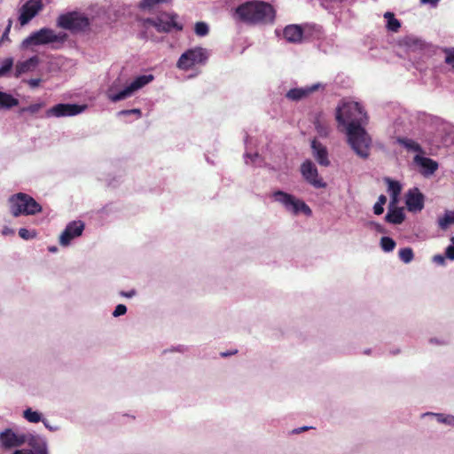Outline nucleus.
Segmentation results:
<instances>
[{
  "instance_id": "3",
  "label": "nucleus",
  "mask_w": 454,
  "mask_h": 454,
  "mask_svg": "<svg viewBox=\"0 0 454 454\" xmlns=\"http://www.w3.org/2000/svg\"><path fill=\"white\" fill-rule=\"evenodd\" d=\"M67 34L65 32H56L49 27H42L26 37L20 47L27 50L37 46L51 45L52 49H58L67 40Z\"/></svg>"
},
{
  "instance_id": "47",
  "label": "nucleus",
  "mask_w": 454,
  "mask_h": 454,
  "mask_svg": "<svg viewBox=\"0 0 454 454\" xmlns=\"http://www.w3.org/2000/svg\"><path fill=\"white\" fill-rule=\"evenodd\" d=\"M12 20H9L8 25L2 35L1 42L9 41V33H10L11 27H12Z\"/></svg>"
},
{
  "instance_id": "17",
  "label": "nucleus",
  "mask_w": 454,
  "mask_h": 454,
  "mask_svg": "<svg viewBox=\"0 0 454 454\" xmlns=\"http://www.w3.org/2000/svg\"><path fill=\"white\" fill-rule=\"evenodd\" d=\"M324 88L325 85L321 82H317L310 86H306L302 88H294L286 92V98L291 101H300L301 99L308 98L314 91Z\"/></svg>"
},
{
  "instance_id": "5",
  "label": "nucleus",
  "mask_w": 454,
  "mask_h": 454,
  "mask_svg": "<svg viewBox=\"0 0 454 454\" xmlns=\"http://www.w3.org/2000/svg\"><path fill=\"white\" fill-rule=\"evenodd\" d=\"M91 19L83 12L74 11L60 14L56 21L57 27L72 33H84L90 30Z\"/></svg>"
},
{
  "instance_id": "44",
  "label": "nucleus",
  "mask_w": 454,
  "mask_h": 454,
  "mask_svg": "<svg viewBox=\"0 0 454 454\" xmlns=\"http://www.w3.org/2000/svg\"><path fill=\"white\" fill-rule=\"evenodd\" d=\"M126 312L127 307L123 304H119L115 307L114 310L113 311V317H118L120 316L126 314Z\"/></svg>"
},
{
  "instance_id": "49",
  "label": "nucleus",
  "mask_w": 454,
  "mask_h": 454,
  "mask_svg": "<svg viewBox=\"0 0 454 454\" xmlns=\"http://www.w3.org/2000/svg\"><path fill=\"white\" fill-rule=\"evenodd\" d=\"M42 422L43 423L44 427H45L47 429H49L50 431H51V432H56V431H58V430L59 429V427H57V426H51V425L49 423V421H48L47 419H43V420Z\"/></svg>"
},
{
  "instance_id": "15",
  "label": "nucleus",
  "mask_w": 454,
  "mask_h": 454,
  "mask_svg": "<svg viewBox=\"0 0 454 454\" xmlns=\"http://www.w3.org/2000/svg\"><path fill=\"white\" fill-rule=\"evenodd\" d=\"M26 434L7 428L0 433V445L4 449H12L26 443Z\"/></svg>"
},
{
  "instance_id": "31",
  "label": "nucleus",
  "mask_w": 454,
  "mask_h": 454,
  "mask_svg": "<svg viewBox=\"0 0 454 454\" xmlns=\"http://www.w3.org/2000/svg\"><path fill=\"white\" fill-rule=\"evenodd\" d=\"M172 0H141L138 7L143 11L151 12L162 4L170 3Z\"/></svg>"
},
{
  "instance_id": "25",
  "label": "nucleus",
  "mask_w": 454,
  "mask_h": 454,
  "mask_svg": "<svg viewBox=\"0 0 454 454\" xmlns=\"http://www.w3.org/2000/svg\"><path fill=\"white\" fill-rule=\"evenodd\" d=\"M314 125L319 137H326L329 135L330 123L324 114L320 113L315 117Z\"/></svg>"
},
{
  "instance_id": "9",
  "label": "nucleus",
  "mask_w": 454,
  "mask_h": 454,
  "mask_svg": "<svg viewBox=\"0 0 454 454\" xmlns=\"http://www.w3.org/2000/svg\"><path fill=\"white\" fill-rule=\"evenodd\" d=\"M9 207L15 217L20 215H34L42 211V207L28 194L19 192L10 197Z\"/></svg>"
},
{
  "instance_id": "4",
  "label": "nucleus",
  "mask_w": 454,
  "mask_h": 454,
  "mask_svg": "<svg viewBox=\"0 0 454 454\" xmlns=\"http://www.w3.org/2000/svg\"><path fill=\"white\" fill-rule=\"evenodd\" d=\"M210 56L209 51L200 46H195L184 51L176 61V67L184 72L195 71L190 78L197 76L199 68L205 66Z\"/></svg>"
},
{
  "instance_id": "38",
  "label": "nucleus",
  "mask_w": 454,
  "mask_h": 454,
  "mask_svg": "<svg viewBox=\"0 0 454 454\" xmlns=\"http://www.w3.org/2000/svg\"><path fill=\"white\" fill-rule=\"evenodd\" d=\"M44 106V102H38L32 104L27 107H23L20 111L22 113H29L31 114H37Z\"/></svg>"
},
{
  "instance_id": "10",
  "label": "nucleus",
  "mask_w": 454,
  "mask_h": 454,
  "mask_svg": "<svg viewBox=\"0 0 454 454\" xmlns=\"http://www.w3.org/2000/svg\"><path fill=\"white\" fill-rule=\"evenodd\" d=\"M145 28L154 27L160 33H169L172 31H181L183 23L179 20V16L174 12H164L157 19H145L142 20Z\"/></svg>"
},
{
  "instance_id": "14",
  "label": "nucleus",
  "mask_w": 454,
  "mask_h": 454,
  "mask_svg": "<svg viewBox=\"0 0 454 454\" xmlns=\"http://www.w3.org/2000/svg\"><path fill=\"white\" fill-rule=\"evenodd\" d=\"M43 8L42 0H28L20 9L19 21L21 26L27 25Z\"/></svg>"
},
{
  "instance_id": "7",
  "label": "nucleus",
  "mask_w": 454,
  "mask_h": 454,
  "mask_svg": "<svg viewBox=\"0 0 454 454\" xmlns=\"http://www.w3.org/2000/svg\"><path fill=\"white\" fill-rule=\"evenodd\" d=\"M348 143L356 153V154L363 159H366L370 155V148L372 145V138L360 126H351L346 130Z\"/></svg>"
},
{
  "instance_id": "42",
  "label": "nucleus",
  "mask_w": 454,
  "mask_h": 454,
  "mask_svg": "<svg viewBox=\"0 0 454 454\" xmlns=\"http://www.w3.org/2000/svg\"><path fill=\"white\" fill-rule=\"evenodd\" d=\"M19 235L21 239L28 240L34 239L36 236V232L35 231H29L26 228H20L19 230Z\"/></svg>"
},
{
  "instance_id": "58",
  "label": "nucleus",
  "mask_w": 454,
  "mask_h": 454,
  "mask_svg": "<svg viewBox=\"0 0 454 454\" xmlns=\"http://www.w3.org/2000/svg\"><path fill=\"white\" fill-rule=\"evenodd\" d=\"M100 12H103V9L102 8H98V13H99Z\"/></svg>"
},
{
  "instance_id": "18",
  "label": "nucleus",
  "mask_w": 454,
  "mask_h": 454,
  "mask_svg": "<svg viewBox=\"0 0 454 454\" xmlns=\"http://www.w3.org/2000/svg\"><path fill=\"white\" fill-rule=\"evenodd\" d=\"M153 80L154 76L152 74L138 75L126 84V93H123V95L129 98Z\"/></svg>"
},
{
  "instance_id": "2",
  "label": "nucleus",
  "mask_w": 454,
  "mask_h": 454,
  "mask_svg": "<svg viewBox=\"0 0 454 454\" xmlns=\"http://www.w3.org/2000/svg\"><path fill=\"white\" fill-rule=\"evenodd\" d=\"M335 118L339 126L348 130L352 125L360 126L366 122L367 116L358 102L341 100L336 107Z\"/></svg>"
},
{
  "instance_id": "8",
  "label": "nucleus",
  "mask_w": 454,
  "mask_h": 454,
  "mask_svg": "<svg viewBox=\"0 0 454 454\" xmlns=\"http://www.w3.org/2000/svg\"><path fill=\"white\" fill-rule=\"evenodd\" d=\"M271 199L274 202L280 204L288 213L298 215L300 214L305 216H311V208L301 199L284 191H275L271 193Z\"/></svg>"
},
{
  "instance_id": "30",
  "label": "nucleus",
  "mask_w": 454,
  "mask_h": 454,
  "mask_svg": "<svg viewBox=\"0 0 454 454\" xmlns=\"http://www.w3.org/2000/svg\"><path fill=\"white\" fill-rule=\"evenodd\" d=\"M437 223L442 230H446L450 225L454 224V210H446L442 216L438 217Z\"/></svg>"
},
{
  "instance_id": "48",
  "label": "nucleus",
  "mask_w": 454,
  "mask_h": 454,
  "mask_svg": "<svg viewBox=\"0 0 454 454\" xmlns=\"http://www.w3.org/2000/svg\"><path fill=\"white\" fill-rule=\"evenodd\" d=\"M445 256L447 259L454 261V246H448L445 249Z\"/></svg>"
},
{
  "instance_id": "20",
  "label": "nucleus",
  "mask_w": 454,
  "mask_h": 454,
  "mask_svg": "<svg viewBox=\"0 0 454 454\" xmlns=\"http://www.w3.org/2000/svg\"><path fill=\"white\" fill-rule=\"evenodd\" d=\"M126 93V85L122 86L120 78L115 79L106 90L107 98L112 102H119L128 98V96H124Z\"/></svg>"
},
{
  "instance_id": "22",
  "label": "nucleus",
  "mask_w": 454,
  "mask_h": 454,
  "mask_svg": "<svg viewBox=\"0 0 454 454\" xmlns=\"http://www.w3.org/2000/svg\"><path fill=\"white\" fill-rule=\"evenodd\" d=\"M311 149L313 156L318 164L324 167H328L330 165L328 151L324 145H322L317 139H313L311 142Z\"/></svg>"
},
{
  "instance_id": "37",
  "label": "nucleus",
  "mask_w": 454,
  "mask_h": 454,
  "mask_svg": "<svg viewBox=\"0 0 454 454\" xmlns=\"http://www.w3.org/2000/svg\"><path fill=\"white\" fill-rule=\"evenodd\" d=\"M194 31L198 36L203 37L208 34L209 27L206 22L199 21L195 24Z\"/></svg>"
},
{
  "instance_id": "29",
  "label": "nucleus",
  "mask_w": 454,
  "mask_h": 454,
  "mask_svg": "<svg viewBox=\"0 0 454 454\" xmlns=\"http://www.w3.org/2000/svg\"><path fill=\"white\" fill-rule=\"evenodd\" d=\"M422 416L434 417L438 423L446 425L450 427H454V415L452 414L426 412Z\"/></svg>"
},
{
  "instance_id": "13",
  "label": "nucleus",
  "mask_w": 454,
  "mask_h": 454,
  "mask_svg": "<svg viewBox=\"0 0 454 454\" xmlns=\"http://www.w3.org/2000/svg\"><path fill=\"white\" fill-rule=\"evenodd\" d=\"M84 227L85 225L82 221H72L67 223L59 236V245L63 247L70 246L74 239L82 236Z\"/></svg>"
},
{
  "instance_id": "40",
  "label": "nucleus",
  "mask_w": 454,
  "mask_h": 454,
  "mask_svg": "<svg viewBox=\"0 0 454 454\" xmlns=\"http://www.w3.org/2000/svg\"><path fill=\"white\" fill-rule=\"evenodd\" d=\"M387 202V197L385 195H380L378 198V201L374 204L373 212L375 215H381L384 211L383 206Z\"/></svg>"
},
{
  "instance_id": "12",
  "label": "nucleus",
  "mask_w": 454,
  "mask_h": 454,
  "mask_svg": "<svg viewBox=\"0 0 454 454\" xmlns=\"http://www.w3.org/2000/svg\"><path fill=\"white\" fill-rule=\"evenodd\" d=\"M301 173L306 182L313 187L317 189L326 187V183L319 176L316 165L310 160H305L301 165Z\"/></svg>"
},
{
  "instance_id": "33",
  "label": "nucleus",
  "mask_w": 454,
  "mask_h": 454,
  "mask_svg": "<svg viewBox=\"0 0 454 454\" xmlns=\"http://www.w3.org/2000/svg\"><path fill=\"white\" fill-rule=\"evenodd\" d=\"M23 418L30 423H38L43 420V414L37 411L32 410L31 408L24 410Z\"/></svg>"
},
{
  "instance_id": "50",
  "label": "nucleus",
  "mask_w": 454,
  "mask_h": 454,
  "mask_svg": "<svg viewBox=\"0 0 454 454\" xmlns=\"http://www.w3.org/2000/svg\"><path fill=\"white\" fill-rule=\"evenodd\" d=\"M14 233H15V231L7 226L4 227V229L2 230V234L4 236H12V235H14Z\"/></svg>"
},
{
  "instance_id": "56",
  "label": "nucleus",
  "mask_w": 454,
  "mask_h": 454,
  "mask_svg": "<svg viewBox=\"0 0 454 454\" xmlns=\"http://www.w3.org/2000/svg\"><path fill=\"white\" fill-rule=\"evenodd\" d=\"M48 250L51 253H56L58 251V248L56 247H49Z\"/></svg>"
},
{
  "instance_id": "27",
  "label": "nucleus",
  "mask_w": 454,
  "mask_h": 454,
  "mask_svg": "<svg viewBox=\"0 0 454 454\" xmlns=\"http://www.w3.org/2000/svg\"><path fill=\"white\" fill-rule=\"evenodd\" d=\"M386 221L394 223V224H400L404 220V214L403 208L397 207L395 206V207H390L386 215Z\"/></svg>"
},
{
  "instance_id": "36",
  "label": "nucleus",
  "mask_w": 454,
  "mask_h": 454,
  "mask_svg": "<svg viewBox=\"0 0 454 454\" xmlns=\"http://www.w3.org/2000/svg\"><path fill=\"white\" fill-rule=\"evenodd\" d=\"M380 247L384 252L389 253L395 247V242L389 237H382L380 239Z\"/></svg>"
},
{
  "instance_id": "35",
  "label": "nucleus",
  "mask_w": 454,
  "mask_h": 454,
  "mask_svg": "<svg viewBox=\"0 0 454 454\" xmlns=\"http://www.w3.org/2000/svg\"><path fill=\"white\" fill-rule=\"evenodd\" d=\"M405 44L407 45V47L409 49H411L412 51H416V50L422 49L425 45V43L422 40L418 39L416 37L408 36L405 39Z\"/></svg>"
},
{
  "instance_id": "41",
  "label": "nucleus",
  "mask_w": 454,
  "mask_h": 454,
  "mask_svg": "<svg viewBox=\"0 0 454 454\" xmlns=\"http://www.w3.org/2000/svg\"><path fill=\"white\" fill-rule=\"evenodd\" d=\"M13 59L12 58H6L3 60L0 67V76L5 75L12 67Z\"/></svg>"
},
{
  "instance_id": "53",
  "label": "nucleus",
  "mask_w": 454,
  "mask_h": 454,
  "mask_svg": "<svg viewBox=\"0 0 454 454\" xmlns=\"http://www.w3.org/2000/svg\"><path fill=\"white\" fill-rule=\"evenodd\" d=\"M440 0H420V3L423 4H430L431 6H435Z\"/></svg>"
},
{
  "instance_id": "19",
  "label": "nucleus",
  "mask_w": 454,
  "mask_h": 454,
  "mask_svg": "<svg viewBox=\"0 0 454 454\" xmlns=\"http://www.w3.org/2000/svg\"><path fill=\"white\" fill-rule=\"evenodd\" d=\"M413 160L420 173L425 176L433 175L438 168V163L435 160L425 157L422 153L416 154Z\"/></svg>"
},
{
  "instance_id": "57",
  "label": "nucleus",
  "mask_w": 454,
  "mask_h": 454,
  "mask_svg": "<svg viewBox=\"0 0 454 454\" xmlns=\"http://www.w3.org/2000/svg\"><path fill=\"white\" fill-rule=\"evenodd\" d=\"M451 246H454V236L450 238Z\"/></svg>"
},
{
  "instance_id": "51",
  "label": "nucleus",
  "mask_w": 454,
  "mask_h": 454,
  "mask_svg": "<svg viewBox=\"0 0 454 454\" xmlns=\"http://www.w3.org/2000/svg\"><path fill=\"white\" fill-rule=\"evenodd\" d=\"M40 82H41V79H30L27 81V83L32 88H35V87L39 86Z\"/></svg>"
},
{
  "instance_id": "59",
  "label": "nucleus",
  "mask_w": 454,
  "mask_h": 454,
  "mask_svg": "<svg viewBox=\"0 0 454 454\" xmlns=\"http://www.w3.org/2000/svg\"><path fill=\"white\" fill-rule=\"evenodd\" d=\"M398 353V350L396 351H392V354H397Z\"/></svg>"
},
{
  "instance_id": "32",
  "label": "nucleus",
  "mask_w": 454,
  "mask_h": 454,
  "mask_svg": "<svg viewBox=\"0 0 454 454\" xmlns=\"http://www.w3.org/2000/svg\"><path fill=\"white\" fill-rule=\"evenodd\" d=\"M19 104L18 99L14 98L11 94L0 91V107L11 108Z\"/></svg>"
},
{
  "instance_id": "11",
  "label": "nucleus",
  "mask_w": 454,
  "mask_h": 454,
  "mask_svg": "<svg viewBox=\"0 0 454 454\" xmlns=\"http://www.w3.org/2000/svg\"><path fill=\"white\" fill-rule=\"evenodd\" d=\"M86 109V106H80L76 104H57L52 107L49 108L45 116L50 117H68L74 116L82 114Z\"/></svg>"
},
{
  "instance_id": "1",
  "label": "nucleus",
  "mask_w": 454,
  "mask_h": 454,
  "mask_svg": "<svg viewBox=\"0 0 454 454\" xmlns=\"http://www.w3.org/2000/svg\"><path fill=\"white\" fill-rule=\"evenodd\" d=\"M236 16L243 22L252 25L272 24L276 12L271 4L262 1L246 2L237 7Z\"/></svg>"
},
{
  "instance_id": "6",
  "label": "nucleus",
  "mask_w": 454,
  "mask_h": 454,
  "mask_svg": "<svg viewBox=\"0 0 454 454\" xmlns=\"http://www.w3.org/2000/svg\"><path fill=\"white\" fill-rule=\"evenodd\" d=\"M321 32V27L315 24H291L284 28L283 36L288 43H301L303 41L319 37Z\"/></svg>"
},
{
  "instance_id": "34",
  "label": "nucleus",
  "mask_w": 454,
  "mask_h": 454,
  "mask_svg": "<svg viewBox=\"0 0 454 454\" xmlns=\"http://www.w3.org/2000/svg\"><path fill=\"white\" fill-rule=\"evenodd\" d=\"M399 259L404 263H410L414 258V253L411 247L401 248L398 252Z\"/></svg>"
},
{
  "instance_id": "55",
  "label": "nucleus",
  "mask_w": 454,
  "mask_h": 454,
  "mask_svg": "<svg viewBox=\"0 0 454 454\" xmlns=\"http://www.w3.org/2000/svg\"><path fill=\"white\" fill-rule=\"evenodd\" d=\"M430 343H435V344H438V345H444V344H446V341L443 340H440L433 338V339H430Z\"/></svg>"
},
{
  "instance_id": "24",
  "label": "nucleus",
  "mask_w": 454,
  "mask_h": 454,
  "mask_svg": "<svg viewBox=\"0 0 454 454\" xmlns=\"http://www.w3.org/2000/svg\"><path fill=\"white\" fill-rule=\"evenodd\" d=\"M39 64V58L33 56L24 61H20L15 67V76L18 77L21 74L34 70Z\"/></svg>"
},
{
  "instance_id": "26",
  "label": "nucleus",
  "mask_w": 454,
  "mask_h": 454,
  "mask_svg": "<svg viewBox=\"0 0 454 454\" xmlns=\"http://www.w3.org/2000/svg\"><path fill=\"white\" fill-rule=\"evenodd\" d=\"M396 142L401 146H403L407 152L416 153L417 154L423 153V149L421 145L417 141L411 138L399 137L396 138Z\"/></svg>"
},
{
  "instance_id": "54",
  "label": "nucleus",
  "mask_w": 454,
  "mask_h": 454,
  "mask_svg": "<svg viewBox=\"0 0 454 454\" xmlns=\"http://www.w3.org/2000/svg\"><path fill=\"white\" fill-rule=\"evenodd\" d=\"M12 454H33V452L29 450L22 449L15 450Z\"/></svg>"
},
{
  "instance_id": "39",
  "label": "nucleus",
  "mask_w": 454,
  "mask_h": 454,
  "mask_svg": "<svg viewBox=\"0 0 454 454\" xmlns=\"http://www.w3.org/2000/svg\"><path fill=\"white\" fill-rule=\"evenodd\" d=\"M245 161L247 164H255V165H261L262 163V159L260 157V155L255 153H245Z\"/></svg>"
},
{
  "instance_id": "43",
  "label": "nucleus",
  "mask_w": 454,
  "mask_h": 454,
  "mask_svg": "<svg viewBox=\"0 0 454 454\" xmlns=\"http://www.w3.org/2000/svg\"><path fill=\"white\" fill-rule=\"evenodd\" d=\"M129 114H135L137 119H139L142 116V112L138 108H134V109H130V110H121L118 113L119 116H127Z\"/></svg>"
},
{
  "instance_id": "28",
  "label": "nucleus",
  "mask_w": 454,
  "mask_h": 454,
  "mask_svg": "<svg viewBox=\"0 0 454 454\" xmlns=\"http://www.w3.org/2000/svg\"><path fill=\"white\" fill-rule=\"evenodd\" d=\"M386 20V28L387 31L396 33L401 27V22L397 20L395 14L391 12H386L383 15Z\"/></svg>"
},
{
  "instance_id": "52",
  "label": "nucleus",
  "mask_w": 454,
  "mask_h": 454,
  "mask_svg": "<svg viewBox=\"0 0 454 454\" xmlns=\"http://www.w3.org/2000/svg\"><path fill=\"white\" fill-rule=\"evenodd\" d=\"M121 295L123 297H126V298H132L133 296L136 295V291L135 290H130L129 292L122 291V292H121Z\"/></svg>"
},
{
  "instance_id": "16",
  "label": "nucleus",
  "mask_w": 454,
  "mask_h": 454,
  "mask_svg": "<svg viewBox=\"0 0 454 454\" xmlns=\"http://www.w3.org/2000/svg\"><path fill=\"white\" fill-rule=\"evenodd\" d=\"M405 204L410 212H420L424 208L425 196L416 187L410 189L405 194Z\"/></svg>"
},
{
  "instance_id": "46",
  "label": "nucleus",
  "mask_w": 454,
  "mask_h": 454,
  "mask_svg": "<svg viewBox=\"0 0 454 454\" xmlns=\"http://www.w3.org/2000/svg\"><path fill=\"white\" fill-rule=\"evenodd\" d=\"M432 260L434 263L441 265V266H444L445 261H446V256L442 255V254H435L433 256Z\"/></svg>"
},
{
  "instance_id": "45",
  "label": "nucleus",
  "mask_w": 454,
  "mask_h": 454,
  "mask_svg": "<svg viewBox=\"0 0 454 454\" xmlns=\"http://www.w3.org/2000/svg\"><path fill=\"white\" fill-rule=\"evenodd\" d=\"M445 62L454 68V49L446 51Z\"/></svg>"
},
{
  "instance_id": "23",
  "label": "nucleus",
  "mask_w": 454,
  "mask_h": 454,
  "mask_svg": "<svg viewBox=\"0 0 454 454\" xmlns=\"http://www.w3.org/2000/svg\"><path fill=\"white\" fill-rule=\"evenodd\" d=\"M384 181L387 185V192L390 196V207H395L399 203V196L403 186L400 182L395 181L389 177H386Z\"/></svg>"
},
{
  "instance_id": "21",
  "label": "nucleus",
  "mask_w": 454,
  "mask_h": 454,
  "mask_svg": "<svg viewBox=\"0 0 454 454\" xmlns=\"http://www.w3.org/2000/svg\"><path fill=\"white\" fill-rule=\"evenodd\" d=\"M25 437H27L26 443L31 447L29 450L33 454H48L47 442L43 437L33 434H26Z\"/></svg>"
}]
</instances>
